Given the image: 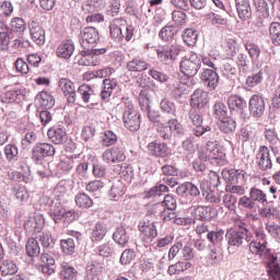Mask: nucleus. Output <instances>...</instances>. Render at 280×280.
Returning <instances> with one entry per match:
<instances>
[{"label": "nucleus", "mask_w": 280, "mask_h": 280, "mask_svg": "<svg viewBox=\"0 0 280 280\" xmlns=\"http://www.w3.org/2000/svg\"><path fill=\"white\" fill-rule=\"evenodd\" d=\"M195 137H203L206 145L200 148V159H224V152L218 144V129L211 126L194 129Z\"/></svg>", "instance_id": "1"}, {"label": "nucleus", "mask_w": 280, "mask_h": 280, "mask_svg": "<svg viewBox=\"0 0 280 280\" xmlns=\"http://www.w3.org/2000/svg\"><path fill=\"white\" fill-rule=\"evenodd\" d=\"M45 200L49 206V213L56 224H60L62 220L63 222H74L78 218V212L75 210H67L60 199L45 198Z\"/></svg>", "instance_id": "2"}, {"label": "nucleus", "mask_w": 280, "mask_h": 280, "mask_svg": "<svg viewBox=\"0 0 280 280\" xmlns=\"http://www.w3.org/2000/svg\"><path fill=\"white\" fill-rule=\"evenodd\" d=\"M122 104L125 106L122 114L125 128L130 130V132H137V130L141 128V114H139L137 108H135V105L130 98H122Z\"/></svg>", "instance_id": "3"}, {"label": "nucleus", "mask_w": 280, "mask_h": 280, "mask_svg": "<svg viewBox=\"0 0 280 280\" xmlns=\"http://www.w3.org/2000/svg\"><path fill=\"white\" fill-rule=\"evenodd\" d=\"M254 235L256 238L249 243V250L252 255H256L260 259H268V257H270V248H268L264 228L254 230Z\"/></svg>", "instance_id": "4"}, {"label": "nucleus", "mask_w": 280, "mask_h": 280, "mask_svg": "<svg viewBox=\"0 0 280 280\" xmlns=\"http://www.w3.org/2000/svg\"><path fill=\"white\" fill-rule=\"evenodd\" d=\"M109 34L112 38H116L117 40H121V38L131 40L135 34V27L131 25L126 26V20L117 18L114 19L109 24Z\"/></svg>", "instance_id": "5"}, {"label": "nucleus", "mask_w": 280, "mask_h": 280, "mask_svg": "<svg viewBox=\"0 0 280 280\" xmlns=\"http://www.w3.org/2000/svg\"><path fill=\"white\" fill-rule=\"evenodd\" d=\"M138 229L141 233V240L145 247L150 246L159 236V232L156 231V222L150 220V215H147L139 222Z\"/></svg>", "instance_id": "6"}, {"label": "nucleus", "mask_w": 280, "mask_h": 280, "mask_svg": "<svg viewBox=\"0 0 280 280\" xmlns=\"http://www.w3.org/2000/svg\"><path fill=\"white\" fill-rule=\"evenodd\" d=\"M158 133L164 141H170L172 137H183L185 135V127L176 118L168 119L167 125H161L158 128Z\"/></svg>", "instance_id": "7"}, {"label": "nucleus", "mask_w": 280, "mask_h": 280, "mask_svg": "<svg viewBox=\"0 0 280 280\" xmlns=\"http://www.w3.org/2000/svg\"><path fill=\"white\" fill-rule=\"evenodd\" d=\"M242 231L229 230L225 233V240L229 248H240L243 244L250 243V235L248 234V229L244 228V223L241 225Z\"/></svg>", "instance_id": "8"}, {"label": "nucleus", "mask_w": 280, "mask_h": 280, "mask_svg": "<svg viewBox=\"0 0 280 280\" xmlns=\"http://www.w3.org/2000/svg\"><path fill=\"white\" fill-rule=\"evenodd\" d=\"M179 67L184 75L194 78L200 69V55L191 52L189 56L184 57Z\"/></svg>", "instance_id": "9"}, {"label": "nucleus", "mask_w": 280, "mask_h": 280, "mask_svg": "<svg viewBox=\"0 0 280 280\" xmlns=\"http://www.w3.org/2000/svg\"><path fill=\"white\" fill-rule=\"evenodd\" d=\"M81 52V58L79 59V65L81 67H97L100 65L101 59L100 56L106 54V48L91 49L84 48Z\"/></svg>", "instance_id": "10"}, {"label": "nucleus", "mask_w": 280, "mask_h": 280, "mask_svg": "<svg viewBox=\"0 0 280 280\" xmlns=\"http://www.w3.org/2000/svg\"><path fill=\"white\" fill-rule=\"evenodd\" d=\"M179 54L180 46L176 44L159 46L156 48L158 60H160V62H163V65H170V62L176 60Z\"/></svg>", "instance_id": "11"}, {"label": "nucleus", "mask_w": 280, "mask_h": 280, "mask_svg": "<svg viewBox=\"0 0 280 280\" xmlns=\"http://www.w3.org/2000/svg\"><path fill=\"white\" fill-rule=\"evenodd\" d=\"M27 95H30V90L25 88H8L7 91L2 94V102L4 104H19L24 102V100H27Z\"/></svg>", "instance_id": "12"}, {"label": "nucleus", "mask_w": 280, "mask_h": 280, "mask_svg": "<svg viewBox=\"0 0 280 280\" xmlns=\"http://www.w3.org/2000/svg\"><path fill=\"white\" fill-rule=\"evenodd\" d=\"M81 40L83 49H91L100 43V32L93 26H86L81 32Z\"/></svg>", "instance_id": "13"}, {"label": "nucleus", "mask_w": 280, "mask_h": 280, "mask_svg": "<svg viewBox=\"0 0 280 280\" xmlns=\"http://www.w3.org/2000/svg\"><path fill=\"white\" fill-rule=\"evenodd\" d=\"M102 161L107 165L124 163L126 161V152L119 147H112L103 152Z\"/></svg>", "instance_id": "14"}, {"label": "nucleus", "mask_w": 280, "mask_h": 280, "mask_svg": "<svg viewBox=\"0 0 280 280\" xmlns=\"http://www.w3.org/2000/svg\"><path fill=\"white\" fill-rule=\"evenodd\" d=\"M58 89L60 92H62L68 104H75L78 92H75V83H73V81L67 78H61L58 81Z\"/></svg>", "instance_id": "15"}, {"label": "nucleus", "mask_w": 280, "mask_h": 280, "mask_svg": "<svg viewBox=\"0 0 280 280\" xmlns=\"http://www.w3.org/2000/svg\"><path fill=\"white\" fill-rule=\"evenodd\" d=\"M256 163L261 172H270L272 170V159L270 158V149L261 145L256 153Z\"/></svg>", "instance_id": "16"}, {"label": "nucleus", "mask_w": 280, "mask_h": 280, "mask_svg": "<svg viewBox=\"0 0 280 280\" xmlns=\"http://www.w3.org/2000/svg\"><path fill=\"white\" fill-rule=\"evenodd\" d=\"M45 228V217L36 212L33 217L26 218L24 221V229L28 233H40Z\"/></svg>", "instance_id": "17"}, {"label": "nucleus", "mask_w": 280, "mask_h": 280, "mask_svg": "<svg viewBox=\"0 0 280 280\" xmlns=\"http://www.w3.org/2000/svg\"><path fill=\"white\" fill-rule=\"evenodd\" d=\"M200 80L210 91H215L218 84H220V75L211 69H205L200 74Z\"/></svg>", "instance_id": "18"}, {"label": "nucleus", "mask_w": 280, "mask_h": 280, "mask_svg": "<svg viewBox=\"0 0 280 280\" xmlns=\"http://www.w3.org/2000/svg\"><path fill=\"white\" fill-rule=\"evenodd\" d=\"M249 113L253 117H262L266 113V101L261 95L254 94L249 98Z\"/></svg>", "instance_id": "19"}, {"label": "nucleus", "mask_w": 280, "mask_h": 280, "mask_svg": "<svg viewBox=\"0 0 280 280\" xmlns=\"http://www.w3.org/2000/svg\"><path fill=\"white\" fill-rule=\"evenodd\" d=\"M47 136L51 143H55L56 145L67 143V130L60 125L49 128Z\"/></svg>", "instance_id": "20"}, {"label": "nucleus", "mask_w": 280, "mask_h": 280, "mask_svg": "<svg viewBox=\"0 0 280 280\" xmlns=\"http://www.w3.org/2000/svg\"><path fill=\"white\" fill-rule=\"evenodd\" d=\"M54 154H56V149L47 142L38 143L33 148V159L36 161H40L45 156H54Z\"/></svg>", "instance_id": "21"}, {"label": "nucleus", "mask_w": 280, "mask_h": 280, "mask_svg": "<svg viewBox=\"0 0 280 280\" xmlns=\"http://www.w3.org/2000/svg\"><path fill=\"white\" fill-rule=\"evenodd\" d=\"M28 30L31 34L32 40L36 43V45H45V30L38 22L31 21L28 24Z\"/></svg>", "instance_id": "22"}, {"label": "nucleus", "mask_w": 280, "mask_h": 280, "mask_svg": "<svg viewBox=\"0 0 280 280\" xmlns=\"http://www.w3.org/2000/svg\"><path fill=\"white\" fill-rule=\"evenodd\" d=\"M209 104V93L203 90H195L191 94L190 106L192 108H205Z\"/></svg>", "instance_id": "23"}, {"label": "nucleus", "mask_w": 280, "mask_h": 280, "mask_svg": "<svg viewBox=\"0 0 280 280\" xmlns=\"http://www.w3.org/2000/svg\"><path fill=\"white\" fill-rule=\"evenodd\" d=\"M176 194L182 198H189V196L196 197L200 196V189L194 183L186 182L176 188Z\"/></svg>", "instance_id": "24"}, {"label": "nucleus", "mask_w": 280, "mask_h": 280, "mask_svg": "<svg viewBox=\"0 0 280 280\" xmlns=\"http://www.w3.org/2000/svg\"><path fill=\"white\" fill-rule=\"evenodd\" d=\"M235 7L241 21H248L253 16V9L249 0H235Z\"/></svg>", "instance_id": "25"}, {"label": "nucleus", "mask_w": 280, "mask_h": 280, "mask_svg": "<svg viewBox=\"0 0 280 280\" xmlns=\"http://www.w3.org/2000/svg\"><path fill=\"white\" fill-rule=\"evenodd\" d=\"M245 49L246 51H248L254 67H256L257 69H261V67L264 66V61L259 60V56L261 54V48H259V45L255 43H246Z\"/></svg>", "instance_id": "26"}, {"label": "nucleus", "mask_w": 280, "mask_h": 280, "mask_svg": "<svg viewBox=\"0 0 280 280\" xmlns=\"http://www.w3.org/2000/svg\"><path fill=\"white\" fill-rule=\"evenodd\" d=\"M211 211H213V209L207 206H198L197 208H195L191 211L194 224H196V220H198L199 222L211 220Z\"/></svg>", "instance_id": "27"}, {"label": "nucleus", "mask_w": 280, "mask_h": 280, "mask_svg": "<svg viewBox=\"0 0 280 280\" xmlns=\"http://www.w3.org/2000/svg\"><path fill=\"white\" fill-rule=\"evenodd\" d=\"M104 270V264L92 261L86 266V280H100Z\"/></svg>", "instance_id": "28"}, {"label": "nucleus", "mask_w": 280, "mask_h": 280, "mask_svg": "<svg viewBox=\"0 0 280 280\" xmlns=\"http://www.w3.org/2000/svg\"><path fill=\"white\" fill-rule=\"evenodd\" d=\"M149 152L153 156H160L162 159H165V156L170 155V148L164 142H150L149 145Z\"/></svg>", "instance_id": "29"}, {"label": "nucleus", "mask_w": 280, "mask_h": 280, "mask_svg": "<svg viewBox=\"0 0 280 280\" xmlns=\"http://www.w3.org/2000/svg\"><path fill=\"white\" fill-rule=\"evenodd\" d=\"M73 51H75V46L71 40L62 42L57 48L58 58H63L65 60H69L71 56H73Z\"/></svg>", "instance_id": "30"}, {"label": "nucleus", "mask_w": 280, "mask_h": 280, "mask_svg": "<svg viewBox=\"0 0 280 280\" xmlns=\"http://www.w3.org/2000/svg\"><path fill=\"white\" fill-rule=\"evenodd\" d=\"M150 68V63H147L142 58H133L127 62V70L132 73H141Z\"/></svg>", "instance_id": "31"}, {"label": "nucleus", "mask_w": 280, "mask_h": 280, "mask_svg": "<svg viewBox=\"0 0 280 280\" xmlns=\"http://www.w3.org/2000/svg\"><path fill=\"white\" fill-rule=\"evenodd\" d=\"M117 89V80L116 79H105L103 81V88L101 91V97L105 102H108L110 100V95H113V91Z\"/></svg>", "instance_id": "32"}, {"label": "nucleus", "mask_w": 280, "mask_h": 280, "mask_svg": "<svg viewBox=\"0 0 280 280\" xmlns=\"http://www.w3.org/2000/svg\"><path fill=\"white\" fill-rule=\"evenodd\" d=\"M35 100L38 106H40L42 108H54V106L56 105V100L54 98V96L45 91L38 93Z\"/></svg>", "instance_id": "33"}, {"label": "nucleus", "mask_w": 280, "mask_h": 280, "mask_svg": "<svg viewBox=\"0 0 280 280\" xmlns=\"http://www.w3.org/2000/svg\"><path fill=\"white\" fill-rule=\"evenodd\" d=\"M249 196L256 207L257 202L258 205H262V207H266V205H268V196L266 195V192H264V190L257 187H252L249 189Z\"/></svg>", "instance_id": "34"}, {"label": "nucleus", "mask_w": 280, "mask_h": 280, "mask_svg": "<svg viewBox=\"0 0 280 280\" xmlns=\"http://www.w3.org/2000/svg\"><path fill=\"white\" fill-rule=\"evenodd\" d=\"M113 240L118 244V246H126L128 244V240H130V236L128 235V232L126 231V228L120 226L117 228L116 231L113 233Z\"/></svg>", "instance_id": "35"}, {"label": "nucleus", "mask_w": 280, "mask_h": 280, "mask_svg": "<svg viewBox=\"0 0 280 280\" xmlns=\"http://www.w3.org/2000/svg\"><path fill=\"white\" fill-rule=\"evenodd\" d=\"M228 105L230 110H244L246 108V101L240 95H230Z\"/></svg>", "instance_id": "36"}, {"label": "nucleus", "mask_w": 280, "mask_h": 280, "mask_svg": "<svg viewBox=\"0 0 280 280\" xmlns=\"http://www.w3.org/2000/svg\"><path fill=\"white\" fill-rule=\"evenodd\" d=\"M78 93L81 95V100L84 104H89V102H93V97H95V91L89 84H82L78 89Z\"/></svg>", "instance_id": "37"}, {"label": "nucleus", "mask_w": 280, "mask_h": 280, "mask_svg": "<svg viewBox=\"0 0 280 280\" xmlns=\"http://www.w3.org/2000/svg\"><path fill=\"white\" fill-rule=\"evenodd\" d=\"M60 276L63 280H75L78 279V269L67 262H63L61 265Z\"/></svg>", "instance_id": "38"}, {"label": "nucleus", "mask_w": 280, "mask_h": 280, "mask_svg": "<svg viewBox=\"0 0 280 280\" xmlns=\"http://www.w3.org/2000/svg\"><path fill=\"white\" fill-rule=\"evenodd\" d=\"M0 272L2 277L16 275V272H19V266H16V262L12 260H3L2 265L0 266Z\"/></svg>", "instance_id": "39"}, {"label": "nucleus", "mask_w": 280, "mask_h": 280, "mask_svg": "<svg viewBox=\"0 0 280 280\" xmlns=\"http://www.w3.org/2000/svg\"><path fill=\"white\" fill-rule=\"evenodd\" d=\"M74 202L80 209H91L93 207V199L85 192H79L74 198Z\"/></svg>", "instance_id": "40"}, {"label": "nucleus", "mask_w": 280, "mask_h": 280, "mask_svg": "<svg viewBox=\"0 0 280 280\" xmlns=\"http://www.w3.org/2000/svg\"><path fill=\"white\" fill-rule=\"evenodd\" d=\"M14 38V32L2 31L0 32V51H8L10 49V43Z\"/></svg>", "instance_id": "41"}, {"label": "nucleus", "mask_w": 280, "mask_h": 280, "mask_svg": "<svg viewBox=\"0 0 280 280\" xmlns=\"http://www.w3.org/2000/svg\"><path fill=\"white\" fill-rule=\"evenodd\" d=\"M219 128L221 132L229 135L231 132H234V130L237 128V122H235V119L231 117L221 118Z\"/></svg>", "instance_id": "42"}, {"label": "nucleus", "mask_w": 280, "mask_h": 280, "mask_svg": "<svg viewBox=\"0 0 280 280\" xmlns=\"http://www.w3.org/2000/svg\"><path fill=\"white\" fill-rule=\"evenodd\" d=\"M221 73L229 80H233L237 75V68L233 65V61H223L221 66Z\"/></svg>", "instance_id": "43"}, {"label": "nucleus", "mask_w": 280, "mask_h": 280, "mask_svg": "<svg viewBox=\"0 0 280 280\" xmlns=\"http://www.w3.org/2000/svg\"><path fill=\"white\" fill-rule=\"evenodd\" d=\"M4 156L9 163H16L19 161V147L9 143L4 147Z\"/></svg>", "instance_id": "44"}, {"label": "nucleus", "mask_w": 280, "mask_h": 280, "mask_svg": "<svg viewBox=\"0 0 280 280\" xmlns=\"http://www.w3.org/2000/svg\"><path fill=\"white\" fill-rule=\"evenodd\" d=\"M178 34V28L174 25H167L161 28L159 36L162 38L164 42H170L174 39V36Z\"/></svg>", "instance_id": "45"}, {"label": "nucleus", "mask_w": 280, "mask_h": 280, "mask_svg": "<svg viewBox=\"0 0 280 280\" xmlns=\"http://www.w3.org/2000/svg\"><path fill=\"white\" fill-rule=\"evenodd\" d=\"M126 194V185L120 180L115 182L109 190V197L114 200H118Z\"/></svg>", "instance_id": "46"}, {"label": "nucleus", "mask_w": 280, "mask_h": 280, "mask_svg": "<svg viewBox=\"0 0 280 280\" xmlns=\"http://www.w3.org/2000/svg\"><path fill=\"white\" fill-rule=\"evenodd\" d=\"M207 240L208 242H210V244H213L214 246H218V244H222V241L224 240V230H210L207 234Z\"/></svg>", "instance_id": "47"}, {"label": "nucleus", "mask_w": 280, "mask_h": 280, "mask_svg": "<svg viewBox=\"0 0 280 280\" xmlns=\"http://www.w3.org/2000/svg\"><path fill=\"white\" fill-rule=\"evenodd\" d=\"M106 235V225L102 222H97L92 229L91 240L92 242H101Z\"/></svg>", "instance_id": "48"}, {"label": "nucleus", "mask_w": 280, "mask_h": 280, "mask_svg": "<svg viewBox=\"0 0 280 280\" xmlns=\"http://www.w3.org/2000/svg\"><path fill=\"white\" fill-rule=\"evenodd\" d=\"M101 143L105 148L115 145V143H117V135L113 132V130H105L103 133H101Z\"/></svg>", "instance_id": "49"}, {"label": "nucleus", "mask_w": 280, "mask_h": 280, "mask_svg": "<svg viewBox=\"0 0 280 280\" xmlns=\"http://www.w3.org/2000/svg\"><path fill=\"white\" fill-rule=\"evenodd\" d=\"M264 82V70H259L257 73H252L246 78V86L248 89H255V86H258V84H261Z\"/></svg>", "instance_id": "50"}, {"label": "nucleus", "mask_w": 280, "mask_h": 280, "mask_svg": "<svg viewBox=\"0 0 280 280\" xmlns=\"http://www.w3.org/2000/svg\"><path fill=\"white\" fill-rule=\"evenodd\" d=\"M37 240L38 242H40L44 248H54V245L56 244V241L54 240V237L51 236V232L49 231L39 232Z\"/></svg>", "instance_id": "51"}, {"label": "nucleus", "mask_w": 280, "mask_h": 280, "mask_svg": "<svg viewBox=\"0 0 280 280\" xmlns=\"http://www.w3.org/2000/svg\"><path fill=\"white\" fill-rule=\"evenodd\" d=\"M160 109L165 115H173V117H176V104L172 102L170 98H163L160 102Z\"/></svg>", "instance_id": "52"}, {"label": "nucleus", "mask_w": 280, "mask_h": 280, "mask_svg": "<svg viewBox=\"0 0 280 280\" xmlns=\"http://www.w3.org/2000/svg\"><path fill=\"white\" fill-rule=\"evenodd\" d=\"M25 248L28 257H36L40 254V246L38 245V241L34 237L27 240Z\"/></svg>", "instance_id": "53"}, {"label": "nucleus", "mask_w": 280, "mask_h": 280, "mask_svg": "<svg viewBox=\"0 0 280 280\" xmlns=\"http://www.w3.org/2000/svg\"><path fill=\"white\" fill-rule=\"evenodd\" d=\"M183 40L188 47H194L198 43V33L194 28H186L183 33Z\"/></svg>", "instance_id": "54"}, {"label": "nucleus", "mask_w": 280, "mask_h": 280, "mask_svg": "<svg viewBox=\"0 0 280 280\" xmlns=\"http://www.w3.org/2000/svg\"><path fill=\"white\" fill-rule=\"evenodd\" d=\"M206 19L210 21L211 25H214L215 27H226L229 24V21L224 19L222 15L218 13L210 12L206 15Z\"/></svg>", "instance_id": "55"}, {"label": "nucleus", "mask_w": 280, "mask_h": 280, "mask_svg": "<svg viewBox=\"0 0 280 280\" xmlns=\"http://www.w3.org/2000/svg\"><path fill=\"white\" fill-rule=\"evenodd\" d=\"M269 37L273 45L279 46L280 45V23L279 22H272L269 25Z\"/></svg>", "instance_id": "56"}, {"label": "nucleus", "mask_w": 280, "mask_h": 280, "mask_svg": "<svg viewBox=\"0 0 280 280\" xmlns=\"http://www.w3.org/2000/svg\"><path fill=\"white\" fill-rule=\"evenodd\" d=\"M119 175H120V178H124V180H126V183H131L132 178H135V170L132 168V165L122 163L120 165Z\"/></svg>", "instance_id": "57"}, {"label": "nucleus", "mask_w": 280, "mask_h": 280, "mask_svg": "<svg viewBox=\"0 0 280 280\" xmlns=\"http://www.w3.org/2000/svg\"><path fill=\"white\" fill-rule=\"evenodd\" d=\"M206 161H221L220 158H200V149L198 150V159L192 162L194 170L197 172H205L207 170Z\"/></svg>", "instance_id": "58"}, {"label": "nucleus", "mask_w": 280, "mask_h": 280, "mask_svg": "<svg viewBox=\"0 0 280 280\" xmlns=\"http://www.w3.org/2000/svg\"><path fill=\"white\" fill-rule=\"evenodd\" d=\"M27 30V24H25V20L21 18H13L11 21V32H16L18 34H23V32Z\"/></svg>", "instance_id": "59"}, {"label": "nucleus", "mask_w": 280, "mask_h": 280, "mask_svg": "<svg viewBox=\"0 0 280 280\" xmlns=\"http://www.w3.org/2000/svg\"><path fill=\"white\" fill-rule=\"evenodd\" d=\"M74 165L75 161L73 160V158H65L58 164V170H61L63 174H69L71 170H73Z\"/></svg>", "instance_id": "60"}, {"label": "nucleus", "mask_w": 280, "mask_h": 280, "mask_svg": "<svg viewBox=\"0 0 280 280\" xmlns=\"http://www.w3.org/2000/svg\"><path fill=\"white\" fill-rule=\"evenodd\" d=\"M172 21L176 27H180L187 23V14L183 11H173Z\"/></svg>", "instance_id": "61"}, {"label": "nucleus", "mask_w": 280, "mask_h": 280, "mask_svg": "<svg viewBox=\"0 0 280 280\" xmlns=\"http://www.w3.org/2000/svg\"><path fill=\"white\" fill-rule=\"evenodd\" d=\"M14 12V5H12L11 1L4 0L0 2V18H10Z\"/></svg>", "instance_id": "62"}, {"label": "nucleus", "mask_w": 280, "mask_h": 280, "mask_svg": "<svg viewBox=\"0 0 280 280\" xmlns=\"http://www.w3.org/2000/svg\"><path fill=\"white\" fill-rule=\"evenodd\" d=\"M135 257H136L135 249H125L120 255L119 261L121 266H128L132 264V261L135 260Z\"/></svg>", "instance_id": "63"}, {"label": "nucleus", "mask_w": 280, "mask_h": 280, "mask_svg": "<svg viewBox=\"0 0 280 280\" xmlns=\"http://www.w3.org/2000/svg\"><path fill=\"white\" fill-rule=\"evenodd\" d=\"M139 104L142 110H150V95L148 94V90L143 89L140 91Z\"/></svg>", "instance_id": "64"}]
</instances>
